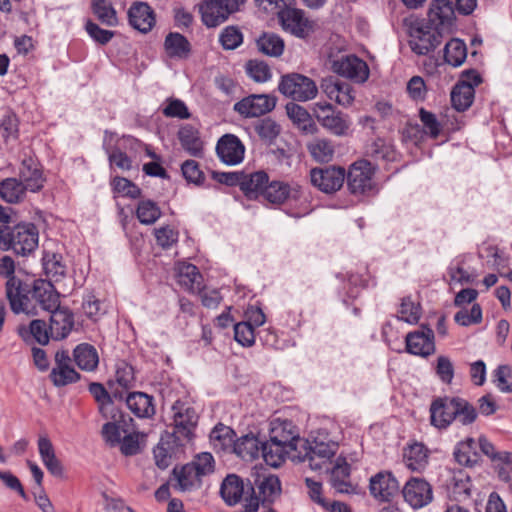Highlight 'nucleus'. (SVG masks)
<instances>
[{
  "mask_svg": "<svg viewBox=\"0 0 512 512\" xmlns=\"http://www.w3.org/2000/svg\"><path fill=\"white\" fill-rule=\"evenodd\" d=\"M430 423L438 429L448 428L454 420L470 425L477 418L475 407L461 397H437L430 404Z\"/></svg>",
  "mask_w": 512,
  "mask_h": 512,
  "instance_id": "obj_1",
  "label": "nucleus"
},
{
  "mask_svg": "<svg viewBox=\"0 0 512 512\" xmlns=\"http://www.w3.org/2000/svg\"><path fill=\"white\" fill-rule=\"evenodd\" d=\"M39 233L32 223L18 224L13 228L0 226V249H12L17 255L27 256L38 246Z\"/></svg>",
  "mask_w": 512,
  "mask_h": 512,
  "instance_id": "obj_2",
  "label": "nucleus"
},
{
  "mask_svg": "<svg viewBox=\"0 0 512 512\" xmlns=\"http://www.w3.org/2000/svg\"><path fill=\"white\" fill-rule=\"evenodd\" d=\"M171 409L173 412V431L166 433L167 437L173 439V443L176 445H185L194 437L199 416L191 404L181 400L175 401Z\"/></svg>",
  "mask_w": 512,
  "mask_h": 512,
  "instance_id": "obj_3",
  "label": "nucleus"
},
{
  "mask_svg": "<svg viewBox=\"0 0 512 512\" xmlns=\"http://www.w3.org/2000/svg\"><path fill=\"white\" fill-rule=\"evenodd\" d=\"M15 264L10 256H3L0 259V275L7 277L6 297L13 313L34 314L29 307L27 291L23 288L21 280L14 276Z\"/></svg>",
  "mask_w": 512,
  "mask_h": 512,
  "instance_id": "obj_4",
  "label": "nucleus"
},
{
  "mask_svg": "<svg viewBox=\"0 0 512 512\" xmlns=\"http://www.w3.org/2000/svg\"><path fill=\"white\" fill-rule=\"evenodd\" d=\"M278 90L294 101L305 102L314 99L318 93L315 82L302 74L289 73L280 79Z\"/></svg>",
  "mask_w": 512,
  "mask_h": 512,
  "instance_id": "obj_5",
  "label": "nucleus"
},
{
  "mask_svg": "<svg viewBox=\"0 0 512 512\" xmlns=\"http://www.w3.org/2000/svg\"><path fill=\"white\" fill-rule=\"evenodd\" d=\"M375 168L372 164L361 159L352 163L346 173L347 187L353 195H363L374 187L373 176Z\"/></svg>",
  "mask_w": 512,
  "mask_h": 512,
  "instance_id": "obj_6",
  "label": "nucleus"
},
{
  "mask_svg": "<svg viewBox=\"0 0 512 512\" xmlns=\"http://www.w3.org/2000/svg\"><path fill=\"white\" fill-rule=\"evenodd\" d=\"M409 45L412 51L418 55H427L433 51L440 43L442 34L432 28L429 24L415 21L409 26Z\"/></svg>",
  "mask_w": 512,
  "mask_h": 512,
  "instance_id": "obj_7",
  "label": "nucleus"
},
{
  "mask_svg": "<svg viewBox=\"0 0 512 512\" xmlns=\"http://www.w3.org/2000/svg\"><path fill=\"white\" fill-rule=\"evenodd\" d=\"M304 453L301 451L293 457H297L302 462H308L312 470H321L326 466L330 459L336 454L338 445L334 442L325 443L314 441L312 443L307 441L306 445H301Z\"/></svg>",
  "mask_w": 512,
  "mask_h": 512,
  "instance_id": "obj_8",
  "label": "nucleus"
},
{
  "mask_svg": "<svg viewBox=\"0 0 512 512\" xmlns=\"http://www.w3.org/2000/svg\"><path fill=\"white\" fill-rule=\"evenodd\" d=\"M346 171L340 166L316 167L310 170V181L321 192L331 194L338 191L345 181Z\"/></svg>",
  "mask_w": 512,
  "mask_h": 512,
  "instance_id": "obj_9",
  "label": "nucleus"
},
{
  "mask_svg": "<svg viewBox=\"0 0 512 512\" xmlns=\"http://www.w3.org/2000/svg\"><path fill=\"white\" fill-rule=\"evenodd\" d=\"M276 98L268 94H251L234 104V111L243 118H256L271 112Z\"/></svg>",
  "mask_w": 512,
  "mask_h": 512,
  "instance_id": "obj_10",
  "label": "nucleus"
},
{
  "mask_svg": "<svg viewBox=\"0 0 512 512\" xmlns=\"http://www.w3.org/2000/svg\"><path fill=\"white\" fill-rule=\"evenodd\" d=\"M314 115L317 121L334 135H345L349 129L348 117L340 111H336L330 103L316 104Z\"/></svg>",
  "mask_w": 512,
  "mask_h": 512,
  "instance_id": "obj_11",
  "label": "nucleus"
},
{
  "mask_svg": "<svg viewBox=\"0 0 512 512\" xmlns=\"http://www.w3.org/2000/svg\"><path fill=\"white\" fill-rule=\"evenodd\" d=\"M455 20V11L452 0H434L428 11L429 28L441 34L448 31Z\"/></svg>",
  "mask_w": 512,
  "mask_h": 512,
  "instance_id": "obj_12",
  "label": "nucleus"
},
{
  "mask_svg": "<svg viewBox=\"0 0 512 512\" xmlns=\"http://www.w3.org/2000/svg\"><path fill=\"white\" fill-rule=\"evenodd\" d=\"M406 350L408 353L428 357L435 352L434 332L426 325H421L420 330L406 335Z\"/></svg>",
  "mask_w": 512,
  "mask_h": 512,
  "instance_id": "obj_13",
  "label": "nucleus"
},
{
  "mask_svg": "<svg viewBox=\"0 0 512 512\" xmlns=\"http://www.w3.org/2000/svg\"><path fill=\"white\" fill-rule=\"evenodd\" d=\"M405 501L414 509L428 505L433 499L431 485L422 478L412 477L402 489Z\"/></svg>",
  "mask_w": 512,
  "mask_h": 512,
  "instance_id": "obj_14",
  "label": "nucleus"
},
{
  "mask_svg": "<svg viewBox=\"0 0 512 512\" xmlns=\"http://www.w3.org/2000/svg\"><path fill=\"white\" fill-rule=\"evenodd\" d=\"M399 489V482L391 472L381 471L370 478V493L378 501L390 502L399 494Z\"/></svg>",
  "mask_w": 512,
  "mask_h": 512,
  "instance_id": "obj_15",
  "label": "nucleus"
},
{
  "mask_svg": "<svg viewBox=\"0 0 512 512\" xmlns=\"http://www.w3.org/2000/svg\"><path fill=\"white\" fill-rule=\"evenodd\" d=\"M30 294L31 296H28L29 307L34 312L33 315H36L37 312L35 310V306L31 304L32 301L38 304L41 309L49 312L60 306L59 294L51 282L44 280L35 281Z\"/></svg>",
  "mask_w": 512,
  "mask_h": 512,
  "instance_id": "obj_16",
  "label": "nucleus"
},
{
  "mask_svg": "<svg viewBox=\"0 0 512 512\" xmlns=\"http://www.w3.org/2000/svg\"><path fill=\"white\" fill-rule=\"evenodd\" d=\"M277 16L285 31L299 38H305L309 34L311 27L302 10L293 8L292 5H286L277 11Z\"/></svg>",
  "mask_w": 512,
  "mask_h": 512,
  "instance_id": "obj_17",
  "label": "nucleus"
},
{
  "mask_svg": "<svg viewBox=\"0 0 512 512\" xmlns=\"http://www.w3.org/2000/svg\"><path fill=\"white\" fill-rule=\"evenodd\" d=\"M50 379L57 387L75 383L80 374L72 367L68 350H59L55 354V366L50 372Z\"/></svg>",
  "mask_w": 512,
  "mask_h": 512,
  "instance_id": "obj_18",
  "label": "nucleus"
},
{
  "mask_svg": "<svg viewBox=\"0 0 512 512\" xmlns=\"http://www.w3.org/2000/svg\"><path fill=\"white\" fill-rule=\"evenodd\" d=\"M333 69L338 75L357 83H363L369 77L367 63L355 55H348L334 61Z\"/></svg>",
  "mask_w": 512,
  "mask_h": 512,
  "instance_id": "obj_19",
  "label": "nucleus"
},
{
  "mask_svg": "<svg viewBox=\"0 0 512 512\" xmlns=\"http://www.w3.org/2000/svg\"><path fill=\"white\" fill-rule=\"evenodd\" d=\"M129 24L141 33H148L156 23V15L146 2L135 1L127 12Z\"/></svg>",
  "mask_w": 512,
  "mask_h": 512,
  "instance_id": "obj_20",
  "label": "nucleus"
},
{
  "mask_svg": "<svg viewBox=\"0 0 512 512\" xmlns=\"http://www.w3.org/2000/svg\"><path fill=\"white\" fill-rule=\"evenodd\" d=\"M216 152L223 163L237 165L244 158L245 147L237 136L225 134L218 140Z\"/></svg>",
  "mask_w": 512,
  "mask_h": 512,
  "instance_id": "obj_21",
  "label": "nucleus"
},
{
  "mask_svg": "<svg viewBox=\"0 0 512 512\" xmlns=\"http://www.w3.org/2000/svg\"><path fill=\"white\" fill-rule=\"evenodd\" d=\"M301 196L302 187L298 184L290 185L283 181L268 180L262 198L272 204H282L289 198L298 200Z\"/></svg>",
  "mask_w": 512,
  "mask_h": 512,
  "instance_id": "obj_22",
  "label": "nucleus"
},
{
  "mask_svg": "<svg viewBox=\"0 0 512 512\" xmlns=\"http://www.w3.org/2000/svg\"><path fill=\"white\" fill-rule=\"evenodd\" d=\"M270 438L295 450V452L300 449L301 445L307 444V440L300 438L296 426L288 420L275 424L270 431Z\"/></svg>",
  "mask_w": 512,
  "mask_h": 512,
  "instance_id": "obj_23",
  "label": "nucleus"
},
{
  "mask_svg": "<svg viewBox=\"0 0 512 512\" xmlns=\"http://www.w3.org/2000/svg\"><path fill=\"white\" fill-rule=\"evenodd\" d=\"M74 326V315L68 308L60 306L51 311L49 331L51 338L62 340L66 338Z\"/></svg>",
  "mask_w": 512,
  "mask_h": 512,
  "instance_id": "obj_24",
  "label": "nucleus"
},
{
  "mask_svg": "<svg viewBox=\"0 0 512 512\" xmlns=\"http://www.w3.org/2000/svg\"><path fill=\"white\" fill-rule=\"evenodd\" d=\"M351 467L345 458L338 457L331 469L330 483L339 493H356L357 487L350 481Z\"/></svg>",
  "mask_w": 512,
  "mask_h": 512,
  "instance_id": "obj_25",
  "label": "nucleus"
},
{
  "mask_svg": "<svg viewBox=\"0 0 512 512\" xmlns=\"http://www.w3.org/2000/svg\"><path fill=\"white\" fill-rule=\"evenodd\" d=\"M268 177V174L263 170L251 173L243 171L240 190L249 200H257L263 195Z\"/></svg>",
  "mask_w": 512,
  "mask_h": 512,
  "instance_id": "obj_26",
  "label": "nucleus"
},
{
  "mask_svg": "<svg viewBox=\"0 0 512 512\" xmlns=\"http://www.w3.org/2000/svg\"><path fill=\"white\" fill-rule=\"evenodd\" d=\"M128 409L139 418H151L155 414L153 397L144 392H131L125 398Z\"/></svg>",
  "mask_w": 512,
  "mask_h": 512,
  "instance_id": "obj_27",
  "label": "nucleus"
},
{
  "mask_svg": "<svg viewBox=\"0 0 512 512\" xmlns=\"http://www.w3.org/2000/svg\"><path fill=\"white\" fill-rule=\"evenodd\" d=\"M202 275L198 268L190 263H181L177 267V282L187 291L195 293L202 290Z\"/></svg>",
  "mask_w": 512,
  "mask_h": 512,
  "instance_id": "obj_28",
  "label": "nucleus"
},
{
  "mask_svg": "<svg viewBox=\"0 0 512 512\" xmlns=\"http://www.w3.org/2000/svg\"><path fill=\"white\" fill-rule=\"evenodd\" d=\"M164 49L170 58L187 59L191 53V44L184 35L170 32L165 37Z\"/></svg>",
  "mask_w": 512,
  "mask_h": 512,
  "instance_id": "obj_29",
  "label": "nucleus"
},
{
  "mask_svg": "<svg viewBox=\"0 0 512 512\" xmlns=\"http://www.w3.org/2000/svg\"><path fill=\"white\" fill-rule=\"evenodd\" d=\"M261 443L253 434H247L235 440L231 452L245 461H252L259 457Z\"/></svg>",
  "mask_w": 512,
  "mask_h": 512,
  "instance_id": "obj_30",
  "label": "nucleus"
},
{
  "mask_svg": "<svg viewBox=\"0 0 512 512\" xmlns=\"http://www.w3.org/2000/svg\"><path fill=\"white\" fill-rule=\"evenodd\" d=\"M18 334L26 343H31L32 340H35L40 345H47L51 337L45 321L40 319L32 320L28 327L20 326Z\"/></svg>",
  "mask_w": 512,
  "mask_h": 512,
  "instance_id": "obj_31",
  "label": "nucleus"
},
{
  "mask_svg": "<svg viewBox=\"0 0 512 512\" xmlns=\"http://www.w3.org/2000/svg\"><path fill=\"white\" fill-rule=\"evenodd\" d=\"M244 492L243 480L235 474L228 475L221 484L220 494L229 506L239 503Z\"/></svg>",
  "mask_w": 512,
  "mask_h": 512,
  "instance_id": "obj_32",
  "label": "nucleus"
},
{
  "mask_svg": "<svg viewBox=\"0 0 512 512\" xmlns=\"http://www.w3.org/2000/svg\"><path fill=\"white\" fill-rule=\"evenodd\" d=\"M202 22L207 27H216L223 23L228 17L224 7L217 0L206 1L199 6Z\"/></svg>",
  "mask_w": 512,
  "mask_h": 512,
  "instance_id": "obj_33",
  "label": "nucleus"
},
{
  "mask_svg": "<svg viewBox=\"0 0 512 512\" xmlns=\"http://www.w3.org/2000/svg\"><path fill=\"white\" fill-rule=\"evenodd\" d=\"M19 177L26 191L38 192L44 186L45 179L43 178L42 172L36 166L32 165L31 160H24L22 162Z\"/></svg>",
  "mask_w": 512,
  "mask_h": 512,
  "instance_id": "obj_34",
  "label": "nucleus"
},
{
  "mask_svg": "<svg viewBox=\"0 0 512 512\" xmlns=\"http://www.w3.org/2000/svg\"><path fill=\"white\" fill-rule=\"evenodd\" d=\"M179 141L185 151L191 156L201 157L203 154V142L200 139L199 131L192 125H184L178 132Z\"/></svg>",
  "mask_w": 512,
  "mask_h": 512,
  "instance_id": "obj_35",
  "label": "nucleus"
},
{
  "mask_svg": "<svg viewBox=\"0 0 512 512\" xmlns=\"http://www.w3.org/2000/svg\"><path fill=\"white\" fill-rule=\"evenodd\" d=\"M291 452H295V450L277 441H273L271 438L269 441L261 443L260 453L264 461L272 467H279L285 460L286 455H289Z\"/></svg>",
  "mask_w": 512,
  "mask_h": 512,
  "instance_id": "obj_36",
  "label": "nucleus"
},
{
  "mask_svg": "<svg viewBox=\"0 0 512 512\" xmlns=\"http://www.w3.org/2000/svg\"><path fill=\"white\" fill-rule=\"evenodd\" d=\"M403 459L412 471H422L428 464V450L422 443H414L404 448Z\"/></svg>",
  "mask_w": 512,
  "mask_h": 512,
  "instance_id": "obj_37",
  "label": "nucleus"
},
{
  "mask_svg": "<svg viewBox=\"0 0 512 512\" xmlns=\"http://www.w3.org/2000/svg\"><path fill=\"white\" fill-rule=\"evenodd\" d=\"M255 483L257 485L259 495L251 496L250 498H258V501H261L263 506L266 503H272L275 497L281 492L280 480L275 475H269L262 479L258 478Z\"/></svg>",
  "mask_w": 512,
  "mask_h": 512,
  "instance_id": "obj_38",
  "label": "nucleus"
},
{
  "mask_svg": "<svg viewBox=\"0 0 512 512\" xmlns=\"http://www.w3.org/2000/svg\"><path fill=\"white\" fill-rule=\"evenodd\" d=\"M209 437L214 449L223 452H231L236 433L232 428L219 423L212 429Z\"/></svg>",
  "mask_w": 512,
  "mask_h": 512,
  "instance_id": "obj_39",
  "label": "nucleus"
},
{
  "mask_svg": "<svg viewBox=\"0 0 512 512\" xmlns=\"http://www.w3.org/2000/svg\"><path fill=\"white\" fill-rule=\"evenodd\" d=\"M74 361L77 366L86 371H93L97 368L99 357L94 346L88 343L77 345L73 351Z\"/></svg>",
  "mask_w": 512,
  "mask_h": 512,
  "instance_id": "obj_40",
  "label": "nucleus"
},
{
  "mask_svg": "<svg viewBox=\"0 0 512 512\" xmlns=\"http://www.w3.org/2000/svg\"><path fill=\"white\" fill-rule=\"evenodd\" d=\"M89 392L93 395L99 405V411L105 418H111L117 420V414L114 411L117 410L114 406L111 396L106 388L97 382H93L89 385Z\"/></svg>",
  "mask_w": 512,
  "mask_h": 512,
  "instance_id": "obj_41",
  "label": "nucleus"
},
{
  "mask_svg": "<svg viewBox=\"0 0 512 512\" xmlns=\"http://www.w3.org/2000/svg\"><path fill=\"white\" fill-rule=\"evenodd\" d=\"M114 414H117V420H113L112 422H107L102 427V435L105 441L111 446L114 447L118 445L121 441L120 439V430L126 432V418L131 422L132 418L124 415L120 410H115Z\"/></svg>",
  "mask_w": 512,
  "mask_h": 512,
  "instance_id": "obj_42",
  "label": "nucleus"
},
{
  "mask_svg": "<svg viewBox=\"0 0 512 512\" xmlns=\"http://www.w3.org/2000/svg\"><path fill=\"white\" fill-rule=\"evenodd\" d=\"M258 50L270 57H280L285 48L284 40L273 32H264L256 40Z\"/></svg>",
  "mask_w": 512,
  "mask_h": 512,
  "instance_id": "obj_43",
  "label": "nucleus"
},
{
  "mask_svg": "<svg viewBox=\"0 0 512 512\" xmlns=\"http://www.w3.org/2000/svg\"><path fill=\"white\" fill-rule=\"evenodd\" d=\"M286 112L291 121L304 132L314 133L316 131V125L304 107L293 102L288 103Z\"/></svg>",
  "mask_w": 512,
  "mask_h": 512,
  "instance_id": "obj_44",
  "label": "nucleus"
},
{
  "mask_svg": "<svg viewBox=\"0 0 512 512\" xmlns=\"http://www.w3.org/2000/svg\"><path fill=\"white\" fill-rule=\"evenodd\" d=\"M475 91L471 85L457 83L451 91V102L455 110L463 112L473 103Z\"/></svg>",
  "mask_w": 512,
  "mask_h": 512,
  "instance_id": "obj_45",
  "label": "nucleus"
},
{
  "mask_svg": "<svg viewBox=\"0 0 512 512\" xmlns=\"http://www.w3.org/2000/svg\"><path fill=\"white\" fill-rule=\"evenodd\" d=\"M43 268L52 281H60L66 275V265L60 254L46 252L42 258Z\"/></svg>",
  "mask_w": 512,
  "mask_h": 512,
  "instance_id": "obj_46",
  "label": "nucleus"
},
{
  "mask_svg": "<svg viewBox=\"0 0 512 512\" xmlns=\"http://www.w3.org/2000/svg\"><path fill=\"white\" fill-rule=\"evenodd\" d=\"M467 57V47L464 41L453 38L444 47V60L453 67L463 64Z\"/></svg>",
  "mask_w": 512,
  "mask_h": 512,
  "instance_id": "obj_47",
  "label": "nucleus"
},
{
  "mask_svg": "<svg viewBox=\"0 0 512 512\" xmlns=\"http://www.w3.org/2000/svg\"><path fill=\"white\" fill-rule=\"evenodd\" d=\"M91 9L102 24L109 27L117 26V13L109 0H92Z\"/></svg>",
  "mask_w": 512,
  "mask_h": 512,
  "instance_id": "obj_48",
  "label": "nucleus"
},
{
  "mask_svg": "<svg viewBox=\"0 0 512 512\" xmlns=\"http://www.w3.org/2000/svg\"><path fill=\"white\" fill-rule=\"evenodd\" d=\"M25 187L16 178H7L0 183V197L11 204L19 203L25 196Z\"/></svg>",
  "mask_w": 512,
  "mask_h": 512,
  "instance_id": "obj_49",
  "label": "nucleus"
},
{
  "mask_svg": "<svg viewBox=\"0 0 512 512\" xmlns=\"http://www.w3.org/2000/svg\"><path fill=\"white\" fill-rule=\"evenodd\" d=\"M474 439L468 438L466 441L457 444L454 450V458L460 465L472 467L477 464V453L474 451Z\"/></svg>",
  "mask_w": 512,
  "mask_h": 512,
  "instance_id": "obj_50",
  "label": "nucleus"
},
{
  "mask_svg": "<svg viewBox=\"0 0 512 512\" xmlns=\"http://www.w3.org/2000/svg\"><path fill=\"white\" fill-rule=\"evenodd\" d=\"M173 473L176 476L179 488L183 491L191 489L200 482V478L202 477L198 473L195 465L191 463L184 465L180 470L175 468Z\"/></svg>",
  "mask_w": 512,
  "mask_h": 512,
  "instance_id": "obj_51",
  "label": "nucleus"
},
{
  "mask_svg": "<svg viewBox=\"0 0 512 512\" xmlns=\"http://www.w3.org/2000/svg\"><path fill=\"white\" fill-rule=\"evenodd\" d=\"M179 446L173 443V439H169L167 434L162 436L160 443L153 451L156 465L160 469H166L171 464V453L174 447Z\"/></svg>",
  "mask_w": 512,
  "mask_h": 512,
  "instance_id": "obj_52",
  "label": "nucleus"
},
{
  "mask_svg": "<svg viewBox=\"0 0 512 512\" xmlns=\"http://www.w3.org/2000/svg\"><path fill=\"white\" fill-rule=\"evenodd\" d=\"M161 210L152 200H142L138 203L136 215L144 225L154 224L161 216Z\"/></svg>",
  "mask_w": 512,
  "mask_h": 512,
  "instance_id": "obj_53",
  "label": "nucleus"
},
{
  "mask_svg": "<svg viewBox=\"0 0 512 512\" xmlns=\"http://www.w3.org/2000/svg\"><path fill=\"white\" fill-rule=\"evenodd\" d=\"M311 156L318 162H329L334 155V146L327 139H316L308 145Z\"/></svg>",
  "mask_w": 512,
  "mask_h": 512,
  "instance_id": "obj_54",
  "label": "nucleus"
},
{
  "mask_svg": "<svg viewBox=\"0 0 512 512\" xmlns=\"http://www.w3.org/2000/svg\"><path fill=\"white\" fill-rule=\"evenodd\" d=\"M246 72L255 82L264 83L271 79L272 73L267 63L260 60H249Z\"/></svg>",
  "mask_w": 512,
  "mask_h": 512,
  "instance_id": "obj_55",
  "label": "nucleus"
},
{
  "mask_svg": "<svg viewBox=\"0 0 512 512\" xmlns=\"http://www.w3.org/2000/svg\"><path fill=\"white\" fill-rule=\"evenodd\" d=\"M219 41L225 50H234L243 42V34L236 26L225 27L220 35Z\"/></svg>",
  "mask_w": 512,
  "mask_h": 512,
  "instance_id": "obj_56",
  "label": "nucleus"
},
{
  "mask_svg": "<svg viewBox=\"0 0 512 512\" xmlns=\"http://www.w3.org/2000/svg\"><path fill=\"white\" fill-rule=\"evenodd\" d=\"M255 131L263 141L272 143L280 134L281 128L271 118H264L255 126Z\"/></svg>",
  "mask_w": 512,
  "mask_h": 512,
  "instance_id": "obj_57",
  "label": "nucleus"
},
{
  "mask_svg": "<svg viewBox=\"0 0 512 512\" xmlns=\"http://www.w3.org/2000/svg\"><path fill=\"white\" fill-rule=\"evenodd\" d=\"M471 482L467 475L462 472L454 475L452 478L451 493L456 500L466 499L470 496Z\"/></svg>",
  "mask_w": 512,
  "mask_h": 512,
  "instance_id": "obj_58",
  "label": "nucleus"
},
{
  "mask_svg": "<svg viewBox=\"0 0 512 512\" xmlns=\"http://www.w3.org/2000/svg\"><path fill=\"white\" fill-rule=\"evenodd\" d=\"M112 381L124 389L132 388L135 383L133 367L125 362L120 363L116 369L115 379Z\"/></svg>",
  "mask_w": 512,
  "mask_h": 512,
  "instance_id": "obj_59",
  "label": "nucleus"
},
{
  "mask_svg": "<svg viewBox=\"0 0 512 512\" xmlns=\"http://www.w3.org/2000/svg\"><path fill=\"white\" fill-rule=\"evenodd\" d=\"M399 319L411 324L417 323L420 319V306L409 297L403 298L399 309Z\"/></svg>",
  "mask_w": 512,
  "mask_h": 512,
  "instance_id": "obj_60",
  "label": "nucleus"
},
{
  "mask_svg": "<svg viewBox=\"0 0 512 512\" xmlns=\"http://www.w3.org/2000/svg\"><path fill=\"white\" fill-rule=\"evenodd\" d=\"M419 118L423 124L425 132L433 139H436L441 133V124L436 115L432 112L421 108L419 110Z\"/></svg>",
  "mask_w": 512,
  "mask_h": 512,
  "instance_id": "obj_61",
  "label": "nucleus"
},
{
  "mask_svg": "<svg viewBox=\"0 0 512 512\" xmlns=\"http://www.w3.org/2000/svg\"><path fill=\"white\" fill-rule=\"evenodd\" d=\"M234 339L242 346H252L255 342V334L251 323H236L234 325Z\"/></svg>",
  "mask_w": 512,
  "mask_h": 512,
  "instance_id": "obj_62",
  "label": "nucleus"
},
{
  "mask_svg": "<svg viewBox=\"0 0 512 512\" xmlns=\"http://www.w3.org/2000/svg\"><path fill=\"white\" fill-rule=\"evenodd\" d=\"M112 184L114 190L121 193L123 196L130 197L132 199H136L141 196V189L126 178L115 177Z\"/></svg>",
  "mask_w": 512,
  "mask_h": 512,
  "instance_id": "obj_63",
  "label": "nucleus"
},
{
  "mask_svg": "<svg viewBox=\"0 0 512 512\" xmlns=\"http://www.w3.org/2000/svg\"><path fill=\"white\" fill-rule=\"evenodd\" d=\"M497 387L502 392L512 391V368L509 365H500L494 372Z\"/></svg>",
  "mask_w": 512,
  "mask_h": 512,
  "instance_id": "obj_64",
  "label": "nucleus"
}]
</instances>
